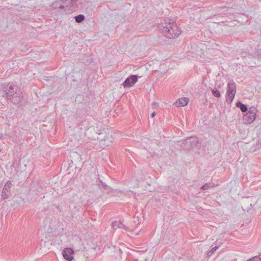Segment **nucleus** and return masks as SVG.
Masks as SVG:
<instances>
[{
	"label": "nucleus",
	"mask_w": 261,
	"mask_h": 261,
	"mask_svg": "<svg viewBox=\"0 0 261 261\" xmlns=\"http://www.w3.org/2000/svg\"><path fill=\"white\" fill-rule=\"evenodd\" d=\"M1 93L3 97L6 98L13 104H18L22 100V92L16 85L12 83H4L1 86Z\"/></svg>",
	"instance_id": "f257e3e1"
},
{
	"label": "nucleus",
	"mask_w": 261,
	"mask_h": 261,
	"mask_svg": "<svg viewBox=\"0 0 261 261\" xmlns=\"http://www.w3.org/2000/svg\"><path fill=\"white\" fill-rule=\"evenodd\" d=\"M159 31L168 39L177 37L181 33L180 29L171 19L165 20L158 25Z\"/></svg>",
	"instance_id": "f03ea898"
},
{
	"label": "nucleus",
	"mask_w": 261,
	"mask_h": 261,
	"mask_svg": "<svg viewBox=\"0 0 261 261\" xmlns=\"http://www.w3.org/2000/svg\"><path fill=\"white\" fill-rule=\"evenodd\" d=\"M73 0H56L51 5L53 10L60 9L64 12L68 10L73 5Z\"/></svg>",
	"instance_id": "7ed1b4c3"
},
{
	"label": "nucleus",
	"mask_w": 261,
	"mask_h": 261,
	"mask_svg": "<svg viewBox=\"0 0 261 261\" xmlns=\"http://www.w3.org/2000/svg\"><path fill=\"white\" fill-rule=\"evenodd\" d=\"M236 93V85L232 80H230L227 84L226 93V101L228 103L232 102Z\"/></svg>",
	"instance_id": "20e7f679"
},
{
	"label": "nucleus",
	"mask_w": 261,
	"mask_h": 261,
	"mask_svg": "<svg viewBox=\"0 0 261 261\" xmlns=\"http://www.w3.org/2000/svg\"><path fill=\"white\" fill-rule=\"evenodd\" d=\"M257 112V110L255 107H250L248 111L243 117V120L245 123H252L256 119Z\"/></svg>",
	"instance_id": "39448f33"
},
{
	"label": "nucleus",
	"mask_w": 261,
	"mask_h": 261,
	"mask_svg": "<svg viewBox=\"0 0 261 261\" xmlns=\"http://www.w3.org/2000/svg\"><path fill=\"white\" fill-rule=\"evenodd\" d=\"M138 76L137 75H132L127 77L122 85L124 88L130 87L138 81Z\"/></svg>",
	"instance_id": "423d86ee"
},
{
	"label": "nucleus",
	"mask_w": 261,
	"mask_h": 261,
	"mask_svg": "<svg viewBox=\"0 0 261 261\" xmlns=\"http://www.w3.org/2000/svg\"><path fill=\"white\" fill-rule=\"evenodd\" d=\"M74 251L71 248H65L62 251V255L63 257L68 261H71L73 259L72 255L74 254Z\"/></svg>",
	"instance_id": "0eeeda50"
},
{
	"label": "nucleus",
	"mask_w": 261,
	"mask_h": 261,
	"mask_svg": "<svg viewBox=\"0 0 261 261\" xmlns=\"http://www.w3.org/2000/svg\"><path fill=\"white\" fill-rule=\"evenodd\" d=\"M106 133H99L98 136L96 138H92L93 140H98L99 141V145L103 147L108 146L109 145V141H107L108 137H106Z\"/></svg>",
	"instance_id": "6e6552de"
},
{
	"label": "nucleus",
	"mask_w": 261,
	"mask_h": 261,
	"mask_svg": "<svg viewBox=\"0 0 261 261\" xmlns=\"http://www.w3.org/2000/svg\"><path fill=\"white\" fill-rule=\"evenodd\" d=\"M189 101V99L187 97L180 98L174 102V105L178 107H184L188 103Z\"/></svg>",
	"instance_id": "1a4fd4ad"
},
{
	"label": "nucleus",
	"mask_w": 261,
	"mask_h": 261,
	"mask_svg": "<svg viewBox=\"0 0 261 261\" xmlns=\"http://www.w3.org/2000/svg\"><path fill=\"white\" fill-rule=\"evenodd\" d=\"M113 229H117V228H122L127 231V227L120 221H114L112 224Z\"/></svg>",
	"instance_id": "9d476101"
},
{
	"label": "nucleus",
	"mask_w": 261,
	"mask_h": 261,
	"mask_svg": "<svg viewBox=\"0 0 261 261\" xmlns=\"http://www.w3.org/2000/svg\"><path fill=\"white\" fill-rule=\"evenodd\" d=\"M10 195V189L4 187L1 195L2 198L3 199H6L9 197Z\"/></svg>",
	"instance_id": "9b49d317"
},
{
	"label": "nucleus",
	"mask_w": 261,
	"mask_h": 261,
	"mask_svg": "<svg viewBox=\"0 0 261 261\" xmlns=\"http://www.w3.org/2000/svg\"><path fill=\"white\" fill-rule=\"evenodd\" d=\"M236 106L237 108H239L240 109L241 111L243 112H248V108L246 105H244V103H242L241 101H239L236 103Z\"/></svg>",
	"instance_id": "f8f14e48"
},
{
	"label": "nucleus",
	"mask_w": 261,
	"mask_h": 261,
	"mask_svg": "<svg viewBox=\"0 0 261 261\" xmlns=\"http://www.w3.org/2000/svg\"><path fill=\"white\" fill-rule=\"evenodd\" d=\"M251 150L253 152L261 150V139H259L256 142L255 145L251 148Z\"/></svg>",
	"instance_id": "ddd939ff"
},
{
	"label": "nucleus",
	"mask_w": 261,
	"mask_h": 261,
	"mask_svg": "<svg viewBox=\"0 0 261 261\" xmlns=\"http://www.w3.org/2000/svg\"><path fill=\"white\" fill-rule=\"evenodd\" d=\"M191 137H190L182 141V144L185 145L186 149H191Z\"/></svg>",
	"instance_id": "4468645a"
},
{
	"label": "nucleus",
	"mask_w": 261,
	"mask_h": 261,
	"mask_svg": "<svg viewBox=\"0 0 261 261\" xmlns=\"http://www.w3.org/2000/svg\"><path fill=\"white\" fill-rule=\"evenodd\" d=\"M191 149H192L197 146V144L199 143V141L196 137H191Z\"/></svg>",
	"instance_id": "2eb2a0df"
},
{
	"label": "nucleus",
	"mask_w": 261,
	"mask_h": 261,
	"mask_svg": "<svg viewBox=\"0 0 261 261\" xmlns=\"http://www.w3.org/2000/svg\"><path fill=\"white\" fill-rule=\"evenodd\" d=\"M228 10L227 8L226 7H219L217 8L216 12L217 14L220 15L221 14L224 13Z\"/></svg>",
	"instance_id": "dca6fc26"
},
{
	"label": "nucleus",
	"mask_w": 261,
	"mask_h": 261,
	"mask_svg": "<svg viewBox=\"0 0 261 261\" xmlns=\"http://www.w3.org/2000/svg\"><path fill=\"white\" fill-rule=\"evenodd\" d=\"M85 17L83 14H79L74 17L75 20L76 22H81L84 20Z\"/></svg>",
	"instance_id": "f3484780"
},
{
	"label": "nucleus",
	"mask_w": 261,
	"mask_h": 261,
	"mask_svg": "<svg viewBox=\"0 0 261 261\" xmlns=\"http://www.w3.org/2000/svg\"><path fill=\"white\" fill-rule=\"evenodd\" d=\"M84 100L83 96L81 94H77L75 98V102L76 103H81Z\"/></svg>",
	"instance_id": "a211bd4d"
},
{
	"label": "nucleus",
	"mask_w": 261,
	"mask_h": 261,
	"mask_svg": "<svg viewBox=\"0 0 261 261\" xmlns=\"http://www.w3.org/2000/svg\"><path fill=\"white\" fill-rule=\"evenodd\" d=\"M212 92L214 96H215L217 98H219L221 97V93L220 91L217 89L216 88H214L212 90Z\"/></svg>",
	"instance_id": "6ab92c4d"
},
{
	"label": "nucleus",
	"mask_w": 261,
	"mask_h": 261,
	"mask_svg": "<svg viewBox=\"0 0 261 261\" xmlns=\"http://www.w3.org/2000/svg\"><path fill=\"white\" fill-rule=\"evenodd\" d=\"M96 182H98L97 185H98L100 188L107 189L108 186L106 184H105V183L102 182L101 180L99 179L98 181Z\"/></svg>",
	"instance_id": "aec40b11"
},
{
	"label": "nucleus",
	"mask_w": 261,
	"mask_h": 261,
	"mask_svg": "<svg viewBox=\"0 0 261 261\" xmlns=\"http://www.w3.org/2000/svg\"><path fill=\"white\" fill-rule=\"evenodd\" d=\"M247 261H261V254L255 256L247 260Z\"/></svg>",
	"instance_id": "412c9836"
},
{
	"label": "nucleus",
	"mask_w": 261,
	"mask_h": 261,
	"mask_svg": "<svg viewBox=\"0 0 261 261\" xmlns=\"http://www.w3.org/2000/svg\"><path fill=\"white\" fill-rule=\"evenodd\" d=\"M214 187V185L211 186L210 185V183H206V184H204V185H203L201 187V189L202 190H206L210 189V188H213Z\"/></svg>",
	"instance_id": "4be33fe9"
},
{
	"label": "nucleus",
	"mask_w": 261,
	"mask_h": 261,
	"mask_svg": "<svg viewBox=\"0 0 261 261\" xmlns=\"http://www.w3.org/2000/svg\"><path fill=\"white\" fill-rule=\"evenodd\" d=\"M218 248V247L215 246L213 247L208 253L207 255L208 256H211L212 254L216 251V250Z\"/></svg>",
	"instance_id": "5701e85b"
},
{
	"label": "nucleus",
	"mask_w": 261,
	"mask_h": 261,
	"mask_svg": "<svg viewBox=\"0 0 261 261\" xmlns=\"http://www.w3.org/2000/svg\"><path fill=\"white\" fill-rule=\"evenodd\" d=\"M167 188L172 192H176V187L174 185L169 186L167 187Z\"/></svg>",
	"instance_id": "b1692460"
},
{
	"label": "nucleus",
	"mask_w": 261,
	"mask_h": 261,
	"mask_svg": "<svg viewBox=\"0 0 261 261\" xmlns=\"http://www.w3.org/2000/svg\"><path fill=\"white\" fill-rule=\"evenodd\" d=\"M12 181H10V180H9L8 181L6 184L4 186V187L5 188H8V189H10V188L12 186Z\"/></svg>",
	"instance_id": "393cba45"
},
{
	"label": "nucleus",
	"mask_w": 261,
	"mask_h": 261,
	"mask_svg": "<svg viewBox=\"0 0 261 261\" xmlns=\"http://www.w3.org/2000/svg\"><path fill=\"white\" fill-rule=\"evenodd\" d=\"M156 115V113L155 112H153L151 113V117H154L155 116V115Z\"/></svg>",
	"instance_id": "a878e982"
},
{
	"label": "nucleus",
	"mask_w": 261,
	"mask_h": 261,
	"mask_svg": "<svg viewBox=\"0 0 261 261\" xmlns=\"http://www.w3.org/2000/svg\"><path fill=\"white\" fill-rule=\"evenodd\" d=\"M238 14L239 15H244V16H246V18H247V17L245 15H244V13H238Z\"/></svg>",
	"instance_id": "bb28decb"
},
{
	"label": "nucleus",
	"mask_w": 261,
	"mask_h": 261,
	"mask_svg": "<svg viewBox=\"0 0 261 261\" xmlns=\"http://www.w3.org/2000/svg\"><path fill=\"white\" fill-rule=\"evenodd\" d=\"M260 58H261V55H260Z\"/></svg>",
	"instance_id": "cd10ccee"
}]
</instances>
